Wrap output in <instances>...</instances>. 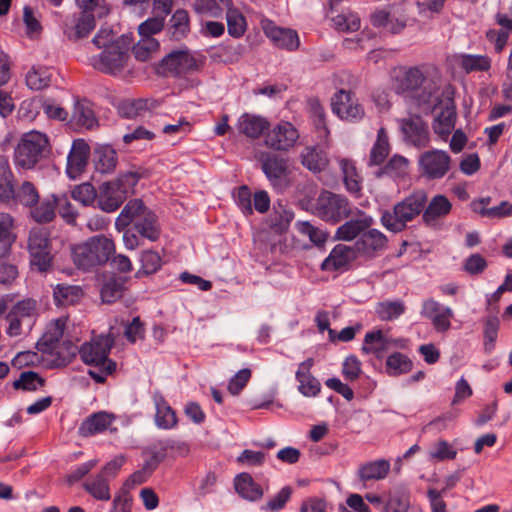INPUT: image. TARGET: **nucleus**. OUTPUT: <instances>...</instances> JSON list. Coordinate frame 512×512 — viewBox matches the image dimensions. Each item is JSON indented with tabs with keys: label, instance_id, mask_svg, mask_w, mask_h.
I'll return each instance as SVG.
<instances>
[{
	"label": "nucleus",
	"instance_id": "nucleus-10",
	"mask_svg": "<svg viewBox=\"0 0 512 512\" xmlns=\"http://www.w3.org/2000/svg\"><path fill=\"white\" fill-rule=\"evenodd\" d=\"M353 209L346 197L324 191L317 198L315 214L326 222L338 223L348 218Z\"/></svg>",
	"mask_w": 512,
	"mask_h": 512
},
{
	"label": "nucleus",
	"instance_id": "nucleus-9",
	"mask_svg": "<svg viewBox=\"0 0 512 512\" xmlns=\"http://www.w3.org/2000/svg\"><path fill=\"white\" fill-rule=\"evenodd\" d=\"M204 57L189 50H176L165 56L160 68L165 75L183 76L199 71L204 66Z\"/></svg>",
	"mask_w": 512,
	"mask_h": 512
},
{
	"label": "nucleus",
	"instance_id": "nucleus-28",
	"mask_svg": "<svg viewBox=\"0 0 512 512\" xmlns=\"http://www.w3.org/2000/svg\"><path fill=\"white\" fill-rule=\"evenodd\" d=\"M113 419V416L106 412L94 413L81 423L78 432L83 437L93 436L108 429Z\"/></svg>",
	"mask_w": 512,
	"mask_h": 512
},
{
	"label": "nucleus",
	"instance_id": "nucleus-25",
	"mask_svg": "<svg viewBox=\"0 0 512 512\" xmlns=\"http://www.w3.org/2000/svg\"><path fill=\"white\" fill-rule=\"evenodd\" d=\"M387 244V237L377 229L365 231L355 242L357 252L367 256H374L380 250H383Z\"/></svg>",
	"mask_w": 512,
	"mask_h": 512
},
{
	"label": "nucleus",
	"instance_id": "nucleus-8",
	"mask_svg": "<svg viewBox=\"0 0 512 512\" xmlns=\"http://www.w3.org/2000/svg\"><path fill=\"white\" fill-rule=\"evenodd\" d=\"M37 302L25 299L17 302L7 313L8 326L6 332L11 337L26 334L33 328L37 319Z\"/></svg>",
	"mask_w": 512,
	"mask_h": 512
},
{
	"label": "nucleus",
	"instance_id": "nucleus-54",
	"mask_svg": "<svg viewBox=\"0 0 512 512\" xmlns=\"http://www.w3.org/2000/svg\"><path fill=\"white\" fill-rule=\"evenodd\" d=\"M172 37L179 40L189 32V15L186 10L178 9L170 19Z\"/></svg>",
	"mask_w": 512,
	"mask_h": 512
},
{
	"label": "nucleus",
	"instance_id": "nucleus-33",
	"mask_svg": "<svg viewBox=\"0 0 512 512\" xmlns=\"http://www.w3.org/2000/svg\"><path fill=\"white\" fill-rule=\"evenodd\" d=\"M300 158L302 165L312 172L324 170L329 163L326 153L315 146L305 147L300 154Z\"/></svg>",
	"mask_w": 512,
	"mask_h": 512
},
{
	"label": "nucleus",
	"instance_id": "nucleus-36",
	"mask_svg": "<svg viewBox=\"0 0 512 512\" xmlns=\"http://www.w3.org/2000/svg\"><path fill=\"white\" fill-rule=\"evenodd\" d=\"M408 173L409 161L403 156L394 155L384 167L375 172V176L378 178L387 176L392 179H403Z\"/></svg>",
	"mask_w": 512,
	"mask_h": 512
},
{
	"label": "nucleus",
	"instance_id": "nucleus-30",
	"mask_svg": "<svg viewBox=\"0 0 512 512\" xmlns=\"http://www.w3.org/2000/svg\"><path fill=\"white\" fill-rule=\"evenodd\" d=\"M95 28V16L90 12H81L75 18V24L72 27L66 25L64 33L68 39L77 41L87 37Z\"/></svg>",
	"mask_w": 512,
	"mask_h": 512
},
{
	"label": "nucleus",
	"instance_id": "nucleus-59",
	"mask_svg": "<svg viewBox=\"0 0 512 512\" xmlns=\"http://www.w3.org/2000/svg\"><path fill=\"white\" fill-rule=\"evenodd\" d=\"M293 212L279 204L273 207V213L270 216L271 226L277 232L286 230L293 219Z\"/></svg>",
	"mask_w": 512,
	"mask_h": 512
},
{
	"label": "nucleus",
	"instance_id": "nucleus-2",
	"mask_svg": "<svg viewBox=\"0 0 512 512\" xmlns=\"http://www.w3.org/2000/svg\"><path fill=\"white\" fill-rule=\"evenodd\" d=\"M116 338L117 334L113 332V327H110L108 334L93 337L79 348L81 360L93 367L88 371V375L97 383L105 382L107 376L116 370V362L108 357Z\"/></svg>",
	"mask_w": 512,
	"mask_h": 512
},
{
	"label": "nucleus",
	"instance_id": "nucleus-61",
	"mask_svg": "<svg viewBox=\"0 0 512 512\" xmlns=\"http://www.w3.org/2000/svg\"><path fill=\"white\" fill-rule=\"evenodd\" d=\"M333 26L343 32H354L360 28V18L354 13H342L332 18Z\"/></svg>",
	"mask_w": 512,
	"mask_h": 512
},
{
	"label": "nucleus",
	"instance_id": "nucleus-16",
	"mask_svg": "<svg viewBox=\"0 0 512 512\" xmlns=\"http://www.w3.org/2000/svg\"><path fill=\"white\" fill-rule=\"evenodd\" d=\"M332 111L342 120L358 121L364 116V109L355 94L340 90L331 99Z\"/></svg>",
	"mask_w": 512,
	"mask_h": 512
},
{
	"label": "nucleus",
	"instance_id": "nucleus-29",
	"mask_svg": "<svg viewBox=\"0 0 512 512\" xmlns=\"http://www.w3.org/2000/svg\"><path fill=\"white\" fill-rule=\"evenodd\" d=\"M389 471L390 462L385 459H378L360 465L357 475L362 482L378 481L386 478Z\"/></svg>",
	"mask_w": 512,
	"mask_h": 512
},
{
	"label": "nucleus",
	"instance_id": "nucleus-26",
	"mask_svg": "<svg viewBox=\"0 0 512 512\" xmlns=\"http://www.w3.org/2000/svg\"><path fill=\"white\" fill-rule=\"evenodd\" d=\"M125 200V195L112 182L102 184L97 195L98 207L108 213L117 210Z\"/></svg>",
	"mask_w": 512,
	"mask_h": 512
},
{
	"label": "nucleus",
	"instance_id": "nucleus-4",
	"mask_svg": "<svg viewBox=\"0 0 512 512\" xmlns=\"http://www.w3.org/2000/svg\"><path fill=\"white\" fill-rule=\"evenodd\" d=\"M426 204L427 193L424 190H417L396 203L391 210L383 211L381 224L390 232H402L408 223L422 215Z\"/></svg>",
	"mask_w": 512,
	"mask_h": 512
},
{
	"label": "nucleus",
	"instance_id": "nucleus-51",
	"mask_svg": "<svg viewBox=\"0 0 512 512\" xmlns=\"http://www.w3.org/2000/svg\"><path fill=\"white\" fill-rule=\"evenodd\" d=\"M226 21L229 35L235 38L241 37L246 30V20L243 14L232 6L226 9Z\"/></svg>",
	"mask_w": 512,
	"mask_h": 512
},
{
	"label": "nucleus",
	"instance_id": "nucleus-58",
	"mask_svg": "<svg viewBox=\"0 0 512 512\" xmlns=\"http://www.w3.org/2000/svg\"><path fill=\"white\" fill-rule=\"evenodd\" d=\"M44 379L34 371H24L19 378L13 382L15 389L24 391H35L44 385Z\"/></svg>",
	"mask_w": 512,
	"mask_h": 512
},
{
	"label": "nucleus",
	"instance_id": "nucleus-21",
	"mask_svg": "<svg viewBox=\"0 0 512 512\" xmlns=\"http://www.w3.org/2000/svg\"><path fill=\"white\" fill-rule=\"evenodd\" d=\"M90 155V147L83 139L73 142L67 157V175L76 179L85 169Z\"/></svg>",
	"mask_w": 512,
	"mask_h": 512
},
{
	"label": "nucleus",
	"instance_id": "nucleus-32",
	"mask_svg": "<svg viewBox=\"0 0 512 512\" xmlns=\"http://www.w3.org/2000/svg\"><path fill=\"white\" fill-rule=\"evenodd\" d=\"M16 241L14 219L9 214L0 213V258L8 256Z\"/></svg>",
	"mask_w": 512,
	"mask_h": 512
},
{
	"label": "nucleus",
	"instance_id": "nucleus-53",
	"mask_svg": "<svg viewBox=\"0 0 512 512\" xmlns=\"http://www.w3.org/2000/svg\"><path fill=\"white\" fill-rule=\"evenodd\" d=\"M39 198V192L36 186L29 181H25L16 190L14 201L31 208L38 203Z\"/></svg>",
	"mask_w": 512,
	"mask_h": 512
},
{
	"label": "nucleus",
	"instance_id": "nucleus-24",
	"mask_svg": "<svg viewBox=\"0 0 512 512\" xmlns=\"http://www.w3.org/2000/svg\"><path fill=\"white\" fill-rule=\"evenodd\" d=\"M357 250L344 244L336 245L330 255L323 261L321 268L326 271H336L345 268L356 258Z\"/></svg>",
	"mask_w": 512,
	"mask_h": 512
},
{
	"label": "nucleus",
	"instance_id": "nucleus-43",
	"mask_svg": "<svg viewBox=\"0 0 512 512\" xmlns=\"http://www.w3.org/2000/svg\"><path fill=\"white\" fill-rule=\"evenodd\" d=\"M340 167L347 191L351 194L359 195L361 191V178L357 173L354 163L348 159H341Z\"/></svg>",
	"mask_w": 512,
	"mask_h": 512
},
{
	"label": "nucleus",
	"instance_id": "nucleus-22",
	"mask_svg": "<svg viewBox=\"0 0 512 512\" xmlns=\"http://www.w3.org/2000/svg\"><path fill=\"white\" fill-rule=\"evenodd\" d=\"M264 32L278 48L288 51H295L299 48V36L293 29L278 27L270 22L264 26Z\"/></svg>",
	"mask_w": 512,
	"mask_h": 512
},
{
	"label": "nucleus",
	"instance_id": "nucleus-17",
	"mask_svg": "<svg viewBox=\"0 0 512 512\" xmlns=\"http://www.w3.org/2000/svg\"><path fill=\"white\" fill-rule=\"evenodd\" d=\"M348 218L350 219L337 228L335 237L338 240L352 241L361 236L374 223L370 215L357 207H354Z\"/></svg>",
	"mask_w": 512,
	"mask_h": 512
},
{
	"label": "nucleus",
	"instance_id": "nucleus-23",
	"mask_svg": "<svg viewBox=\"0 0 512 512\" xmlns=\"http://www.w3.org/2000/svg\"><path fill=\"white\" fill-rule=\"evenodd\" d=\"M69 122L77 130H92L98 126L92 106L86 100L75 102Z\"/></svg>",
	"mask_w": 512,
	"mask_h": 512
},
{
	"label": "nucleus",
	"instance_id": "nucleus-57",
	"mask_svg": "<svg viewBox=\"0 0 512 512\" xmlns=\"http://www.w3.org/2000/svg\"><path fill=\"white\" fill-rule=\"evenodd\" d=\"M51 80V73L44 67H33L26 75V83L32 90H41L47 87Z\"/></svg>",
	"mask_w": 512,
	"mask_h": 512
},
{
	"label": "nucleus",
	"instance_id": "nucleus-13",
	"mask_svg": "<svg viewBox=\"0 0 512 512\" xmlns=\"http://www.w3.org/2000/svg\"><path fill=\"white\" fill-rule=\"evenodd\" d=\"M48 232L44 228L31 229L28 237V250L31 255V264L39 271H47L51 265L52 256L49 248Z\"/></svg>",
	"mask_w": 512,
	"mask_h": 512
},
{
	"label": "nucleus",
	"instance_id": "nucleus-46",
	"mask_svg": "<svg viewBox=\"0 0 512 512\" xmlns=\"http://www.w3.org/2000/svg\"><path fill=\"white\" fill-rule=\"evenodd\" d=\"M388 346V342L383 336L380 330L368 332L364 338V344L362 346V351L364 353H373L377 356V358H382L384 352L386 351Z\"/></svg>",
	"mask_w": 512,
	"mask_h": 512
},
{
	"label": "nucleus",
	"instance_id": "nucleus-27",
	"mask_svg": "<svg viewBox=\"0 0 512 512\" xmlns=\"http://www.w3.org/2000/svg\"><path fill=\"white\" fill-rule=\"evenodd\" d=\"M269 127V122L261 116L244 113L236 123V128L240 134L248 138L256 139Z\"/></svg>",
	"mask_w": 512,
	"mask_h": 512
},
{
	"label": "nucleus",
	"instance_id": "nucleus-7",
	"mask_svg": "<svg viewBox=\"0 0 512 512\" xmlns=\"http://www.w3.org/2000/svg\"><path fill=\"white\" fill-rule=\"evenodd\" d=\"M130 40L121 36L98 55L91 58V65L98 71L109 75H119L127 68L130 60Z\"/></svg>",
	"mask_w": 512,
	"mask_h": 512
},
{
	"label": "nucleus",
	"instance_id": "nucleus-62",
	"mask_svg": "<svg viewBox=\"0 0 512 512\" xmlns=\"http://www.w3.org/2000/svg\"><path fill=\"white\" fill-rule=\"evenodd\" d=\"M56 200V207L58 208V213L62 217V219L69 225H76L78 212L75 210L74 206L68 200L67 195H56Z\"/></svg>",
	"mask_w": 512,
	"mask_h": 512
},
{
	"label": "nucleus",
	"instance_id": "nucleus-35",
	"mask_svg": "<svg viewBox=\"0 0 512 512\" xmlns=\"http://www.w3.org/2000/svg\"><path fill=\"white\" fill-rule=\"evenodd\" d=\"M56 204V194L38 201L36 205L30 208L31 218L40 224L51 222L56 216Z\"/></svg>",
	"mask_w": 512,
	"mask_h": 512
},
{
	"label": "nucleus",
	"instance_id": "nucleus-19",
	"mask_svg": "<svg viewBox=\"0 0 512 512\" xmlns=\"http://www.w3.org/2000/svg\"><path fill=\"white\" fill-rule=\"evenodd\" d=\"M452 210V204L449 199L441 194L434 196L427 204L422 212V221L429 228H439L442 221Z\"/></svg>",
	"mask_w": 512,
	"mask_h": 512
},
{
	"label": "nucleus",
	"instance_id": "nucleus-34",
	"mask_svg": "<svg viewBox=\"0 0 512 512\" xmlns=\"http://www.w3.org/2000/svg\"><path fill=\"white\" fill-rule=\"evenodd\" d=\"M234 485L237 493L249 501H257L263 496V489L248 473L239 474Z\"/></svg>",
	"mask_w": 512,
	"mask_h": 512
},
{
	"label": "nucleus",
	"instance_id": "nucleus-11",
	"mask_svg": "<svg viewBox=\"0 0 512 512\" xmlns=\"http://www.w3.org/2000/svg\"><path fill=\"white\" fill-rule=\"evenodd\" d=\"M407 21L408 14L405 4L390 5L371 15V23L374 27L382 28L391 34L400 33L406 27Z\"/></svg>",
	"mask_w": 512,
	"mask_h": 512
},
{
	"label": "nucleus",
	"instance_id": "nucleus-40",
	"mask_svg": "<svg viewBox=\"0 0 512 512\" xmlns=\"http://www.w3.org/2000/svg\"><path fill=\"white\" fill-rule=\"evenodd\" d=\"M53 296L57 305H72L82 298L83 291L76 285L58 284L54 288Z\"/></svg>",
	"mask_w": 512,
	"mask_h": 512
},
{
	"label": "nucleus",
	"instance_id": "nucleus-55",
	"mask_svg": "<svg viewBox=\"0 0 512 512\" xmlns=\"http://www.w3.org/2000/svg\"><path fill=\"white\" fill-rule=\"evenodd\" d=\"M295 226L298 232L308 237L310 242L315 246H323L327 240L328 234L322 229L313 226L308 221H298Z\"/></svg>",
	"mask_w": 512,
	"mask_h": 512
},
{
	"label": "nucleus",
	"instance_id": "nucleus-18",
	"mask_svg": "<svg viewBox=\"0 0 512 512\" xmlns=\"http://www.w3.org/2000/svg\"><path fill=\"white\" fill-rule=\"evenodd\" d=\"M421 315L429 319L438 332H446L451 328V319L454 317L450 307L443 306L433 298L423 301Z\"/></svg>",
	"mask_w": 512,
	"mask_h": 512
},
{
	"label": "nucleus",
	"instance_id": "nucleus-5",
	"mask_svg": "<svg viewBox=\"0 0 512 512\" xmlns=\"http://www.w3.org/2000/svg\"><path fill=\"white\" fill-rule=\"evenodd\" d=\"M115 253V244L112 239L104 235L90 237L87 241L73 248L74 263L82 269L105 264Z\"/></svg>",
	"mask_w": 512,
	"mask_h": 512
},
{
	"label": "nucleus",
	"instance_id": "nucleus-31",
	"mask_svg": "<svg viewBox=\"0 0 512 512\" xmlns=\"http://www.w3.org/2000/svg\"><path fill=\"white\" fill-rule=\"evenodd\" d=\"M159 106L154 99H132L124 100L119 105V112L126 118H134L143 115L146 111H152Z\"/></svg>",
	"mask_w": 512,
	"mask_h": 512
},
{
	"label": "nucleus",
	"instance_id": "nucleus-1",
	"mask_svg": "<svg viewBox=\"0 0 512 512\" xmlns=\"http://www.w3.org/2000/svg\"><path fill=\"white\" fill-rule=\"evenodd\" d=\"M392 88L397 94L413 98L418 105H423L436 96L439 85L427 65L400 66L392 72Z\"/></svg>",
	"mask_w": 512,
	"mask_h": 512
},
{
	"label": "nucleus",
	"instance_id": "nucleus-20",
	"mask_svg": "<svg viewBox=\"0 0 512 512\" xmlns=\"http://www.w3.org/2000/svg\"><path fill=\"white\" fill-rule=\"evenodd\" d=\"M401 129L405 139L413 146L421 149L429 145L428 127L420 117L403 119Z\"/></svg>",
	"mask_w": 512,
	"mask_h": 512
},
{
	"label": "nucleus",
	"instance_id": "nucleus-44",
	"mask_svg": "<svg viewBox=\"0 0 512 512\" xmlns=\"http://www.w3.org/2000/svg\"><path fill=\"white\" fill-rule=\"evenodd\" d=\"M126 278L113 276L109 278L101 289V297L105 303H114L120 299L125 290Z\"/></svg>",
	"mask_w": 512,
	"mask_h": 512
},
{
	"label": "nucleus",
	"instance_id": "nucleus-45",
	"mask_svg": "<svg viewBox=\"0 0 512 512\" xmlns=\"http://www.w3.org/2000/svg\"><path fill=\"white\" fill-rule=\"evenodd\" d=\"M459 65L466 73L486 72L491 67V59L486 55L464 54L460 56Z\"/></svg>",
	"mask_w": 512,
	"mask_h": 512
},
{
	"label": "nucleus",
	"instance_id": "nucleus-12",
	"mask_svg": "<svg viewBox=\"0 0 512 512\" xmlns=\"http://www.w3.org/2000/svg\"><path fill=\"white\" fill-rule=\"evenodd\" d=\"M299 137L300 134L292 123L281 121L267 129L264 144L274 151L286 152L296 145Z\"/></svg>",
	"mask_w": 512,
	"mask_h": 512
},
{
	"label": "nucleus",
	"instance_id": "nucleus-41",
	"mask_svg": "<svg viewBox=\"0 0 512 512\" xmlns=\"http://www.w3.org/2000/svg\"><path fill=\"white\" fill-rule=\"evenodd\" d=\"M390 151L388 136L384 128H380L377 133V139L374 143L368 164L370 166H378L383 163Z\"/></svg>",
	"mask_w": 512,
	"mask_h": 512
},
{
	"label": "nucleus",
	"instance_id": "nucleus-42",
	"mask_svg": "<svg viewBox=\"0 0 512 512\" xmlns=\"http://www.w3.org/2000/svg\"><path fill=\"white\" fill-rule=\"evenodd\" d=\"M66 327V318H58L52 321L46 328L39 345L46 349H55V345L62 338Z\"/></svg>",
	"mask_w": 512,
	"mask_h": 512
},
{
	"label": "nucleus",
	"instance_id": "nucleus-38",
	"mask_svg": "<svg viewBox=\"0 0 512 512\" xmlns=\"http://www.w3.org/2000/svg\"><path fill=\"white\" fill-rule=\"evenodd\" d=\"M84 490L98 501H108L111 498L109 479L98 473L91 480L83 484Z\"/></svg>",
	"mask_w": 512,
	"mask_h": 512
},
{
	"label": "nucleus",
	"instance_id": "nucleus-49",
	"mask_svg": "<svg viewBox=\"0 0 512 512\" xmlns=\"http://www.w3.org/2000/svg\"><path fill=\"white\" fill-rule=\"evenodd\" d=\"M412 366V361L400 352L391 354L386 360V371L393 377L408 373Z\"/></svg>",
	"mask_w": 512,
	"mask_h": 512
},
{
	"label": "nucleus",
	"instance_id": "nucleus-63",
	"mask_svg": "<svg viewBox=\"0 0 512 512\" xmlns=\"http://www.w3.org/2000/svg\"><path fill=\"white\" fill-rule=\"evenodd\" d=\"M71 197L83 206H90L97 199V194L90 183H83L74 187Z\"/></svg>",
	"mask_w": 512,
	"mask_h": 512
},
{
	"label": "nucleus",
	"instance_id": "nucleus-48",
	"mask_svg": "<svg viewBox=\"0 0 512 512\" xmlns=\"http://www.w3.org/2000/svg\"><path fill=\"white\" fill-rule=\"evenodd\" d=\"M405 312V305L401 300L383 301L376 305L375 313L382 321H392Z\"/></svg>",
	"mask_w": 512,
	"mask_h": 512
},
{
	"label": "nucleus",
	"instance_id": "nucleus-60",
	"mask_svg": "<svg viewBox=\"0 0 512 512\" xmlns=\"http://www.w3.org/2000/svg\"><path fill=\"white\" fill-rule=\"evenodd\" d=\"M159 43L152 37H145L133 46V54L136 59L146 61L151 58L153 52L157 51Z\"/></svg>",
	"mask_w": 512,
	"mask_h": 512
},
{
	"label": "nucleus",
	"instance_id": "nucleus-52",
	"mask_svg": "<svg viewBox=\"0 0 512 512\" xmlns=\"http://www.w3.org/2000/svg\"><path fill=\"white\" fill-rule=\"evenodd\" d=\"M242 56L241 46L221 45L212 50L210 57L218 63H234Z\"/></svg>",
	"mask_w": 512,
	"mask_h": 512
},
{
	"label": "nucleus",
	"instance_id": "nucleus-47",
	"mask_svg": "<svg viewBox=\"0 0 512 512\" xmlns=\"http://www.w3.org/2000/svg\"><path fill=\"white\" fill-rule=\"evenodd\" d=\"M156 414L155 423L159 428L170 429L177 423L175 412L172 408L162 399H156Z\"/></svg>",
	"mask_w": 512,
	"mask_h": 512
},
{
	"label": "nucleus",
	"instance_id": "nucleus-56",
	"mask_svg": "<svg viewBox=\"0 0 512 512\" xmlns=\"http://www.w3.org/2000/svg\"><path fill=\"white\" fill-rule=\"evenodd\" d=\"M296 379L299 382L298 390L303 396L315 397L320 393V382L311 373L296 372Z\"/></svg>",
	"mask_w": 512,
	"mask_h": 512
},
{
	"label": "nucleus",
	"instance_id": "nucleus-15",
	"mask_svg": "<svg viewBox=\"0 0 512 512\" xmlns=\"http://www.w3.org/2000/svg\"><path fill=\"white\" fill-rule=\"evenodd\" d=\"M261 168L270 184L278 191L289 186V166L287 159L275 154H266L261 161Z\"/></svg>",
	"mask_w": 512,
	"mask_h": 512
},
{
	"label": "nucleus",
	"instance_id": "nucleus-50",
	"mask_svg": "<svg viewBox=\"0 0 512 512\" xmlns=\"http://www.w3.org/2000/svg\"><path fill=\"white\" fill-rule=\"evenodd\" d=\"M96 169L101 173L112 172L117 165V155L110 146H103L96 150Z\"/></svg>",
	"mask_w": 512,
	"mask_h": 512
},
{
	"label": "nucleus",
	"instance_id": "nucleus-6",
	"mask_svg": "<svg viewBox=\"0 0 512 512\" xmlns=\"http://www.w3.org/2000/svg\"><path fill=\"white\" fill-rule=\"evenodd\" d=\"M48 136L40 131L32 130L23 134L16 149L15 163L23 169H32L50 154Z\"/></svg>",
	"mask_w": 512,
	"mask_h": 512
},
{
	"label": "nucleus",
	"instance_id": "nucleus-39",
	"mask_svg": "<svg viewBox=\"0 0 512 512\" xmlns=\"http://www.w3.org/2000/svg\"><path fill=\"white\" fill-rule=\"evenodd\" d=\"M456 121V112L454 107L446 106L433 122V130L441 138H446L454 129Z\"/></svg>",
	"mask_w": 512,
	"mask_h": 512
},
{
	"label": "nucleus",
	"instance_id": "nucleus-14",
	"mask_svg": "<svg viewBox=\"0 0 512 512\" xmlns=\"http://www.w3.org/2000/svg\"><path fill=\"white\" fill-rule=\"evenodd\" d=\"M451 157L443 150L432 149L422 153L418 160L421 174L429 180L443 178L451 168Z\"/></svg>",
	"mask_w": 512,
	"mask_h": 512
},
{
	"label": "nucleus",
	"instance_id": "nucleus-3",
	"mask_svg": "<svg viewBox=\"0 0 512 512\" xmlns=\"http://www.w3.org/2000/svg\"><path fill=\"white\" fill-rule=\"evenodd\" d=\"M143 238L155 242L161 234L156 214L141 199H132L126 203L115 221L117 231H123L129 225Z\"/></svg>",
	"mask_w": 512,
	"mask_h": 512
},
{
	"label": "nucleus",
	"instance_id": "nucleus-37",
	"mask_svg": "<svg viewBox=\"0 0 512 512\" xmlns=\"http://www.w3.org/2000/svg\"><path fill=\"white\" fill-rule=\"evenodd\" d=\"M409 508V492L404 488H397L388 492L382 512H408Z\"/></svg>",
	"mask_w": 512,
	"mask_h": 512
},
{
	"label": "nucleus",
	"instance_id": "nucleus-64",
	"mask_svg": "<svg viewBox=\"0 0 512 512\" xmlns=\"http://www.w3.org/2000/svg\"><path fill=\"white\" fill-rule=\"evenodd\" d=\"M140 175L137 172L128 171L119 175L115 181H111L127 198L128 195L134 193V187L138 183Z\"/></svg>",
	"mask_w": 512,
	"mask_h": 512
}]
</instances>
